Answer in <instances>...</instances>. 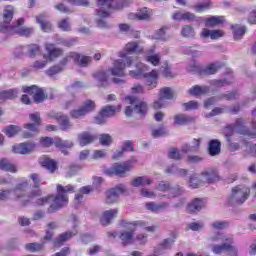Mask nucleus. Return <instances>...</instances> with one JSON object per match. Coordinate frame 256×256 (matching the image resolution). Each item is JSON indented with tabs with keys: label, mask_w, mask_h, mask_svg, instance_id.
Listing matches in <instances>:
<instances>
[{
	"label": "nucleus",
	"mask_w": 256,
	"mask_h": 256,
	"mask_svg": "<svg viewBox=\"0 0 256 256\" xmlns=\"http://www.w3.org/2000/svg\"><path fill=\"white\" fill-rule=\"evenodd\" d=\"M22 91L23 93H28V95H33L34 103H43V101L46 99L45 91H43V88H39L37 85L23 86Z\"/></svg>",
	"instance_id": "obj_12"
},
{
	"label": "nucleus",
	"mask_w": 256,
	"mask_h": 256,
	"mask_svg": "<svg viewBox=\"0 0 256 256\" xmlns=\"http://www.w3.org/2000/svg\"><path fill=\"white\" fill-rule=\"evenodd\" d=\"M45 245V242L42 243H28L25 245V249L27 251H30V253H37V251H42L43 247Z\"/></svg>",
	"instance_id": "obj_49"
},
{
	"label": "nucleus",
	"mask_w": 256,
	"mask_h": 256,
	"mask_svg": "<svg viewBox=\"0 0 256 256\" xmlns=\"http://www.w3.org/2000/svg\"><path fill=\"white\" fill-rule=\"evenodd\" d=\"M42 192L41 190H33L29 193L28 199L21 200L22 207H27L31 200L35 199V197H41Z\"/></svg>",
	"instance_id": "obj_50"
},
{
	"label": "nucleus",
	"mask_w": 256,
	"mask_h": 256,
	"mask_svg": "<svg viewBox=\"0 0 256 256\" xmlns=\"http://www.w3.org/2000/svg\"><path fill=\"white\" fill-rule=\"evenodd\" d=\"M58 27L62 31H71V22L69 21V18L60 20L58 22Z\"/></svg>",
	"instance_id": "obj_57"
},
{
	"label": "nucleus",
	"mask_w": 256,
	"mask_h": 256,
	"mask_svg": "<svg viewBox=\"0 0 256 256\" xmlns=\"http://www.w3.org/2000/svg\"><path fill=\"white\" fill-rule=\"evenodd\" d=\"M71 59L75 62L77 61V52H70L64 58H62L59 62V66L63 67V71H65V67H67V63L71 61Z\"/></svg>",
	"instance_id": "obj_43"
},
{
	"label": "nucleus",
	"mask_w": 256,
	"mask_h": 256,
	"mask_svg": "<svg viewBox=\"0 0 256 256\" xmlns=\"http://www.w3.org/2000/svg\"><path fill=\"white\" fill-rule=\"evenodd\" d=\"M46 51L48 52V58L50 61L57 59L63 55V49L55 47L53 44L46 45Z\"/></svg>",
	"instance_id": "obj_32"
},
{
	"label": "nucleus",
	"mask_w": 256,
	"mask_h": 256,
	"mask_svg": "<svg viewBox=\"0 0 256 256\" xmlns=\"http://www.w3.org/2000/svg\"><path fill=\"white\" fill-rule=\"evenodd\" d=\"M39 163H40V165H42V167L49 170L50 173H55V171H57V169H58L57 162H55V160H53L47 156L41 157L39 159Z\"/></svg>",
	"instance_id": "obj_24"
},
{
	"label": "nucleus",
	"mask_w": 256,
	"mask_h": 256,
	"mask_svg": "<svg viewBox=\"0 0 256 256\" xmlns=\"http://www.w3.org/2000/svg\"><path fill=\"white\" fill-rule=\"evenodd\" d=\"M119 213V210L117 209H110L105 212H103L102 217L100 218V223L103 225V227H107V225H110L111 221L117 217V214Z\"/></svg>",
	"instance_id": "obj_23"
},
{
	"label": "nucleus",
	"mask_w": 256,
	"mask_h": 256,
	"mask_svg": "<svg viewBox=\"0 0 256 256\" xmlns=\"http://www.w3.org/2000/svg\"><path fill=\"white\" fill-rule=\"evenodd\" d=\"M205 207V202L201 198H195L187 206L188 213H199Z\"/></svg>",
	"instance_id": "obj_26"
},
{
	"label": "nucleus",
	"mask_w": 256,
	"mask_h": 256,
	"mask_svg": "<svg viewBox=\"0 0 256 256\" xmlns=\"http://www.w3.org/2000/svg\"><path fill=\"white\" fill-rule=\"evenodd\" d=\"M182 105L184 107V111H193L195 109H199V102L195 100L183 103Z\"/></svg>",
	"instance_id": "obj_56"
},
{
	"label": "nucleus",
	"mask_w": 256,
	"mask_h": 256,
	"mask_svg": "<svg viewBox=\"0 0 256 256\" xmlns=\"http://www.w3.org/2000/svg\"><path fill=\"white\" fill-rule=\"evenodd\" d=\"M61 71H63V67H61L59 64L50 67L47 71L46 74L49 77H53L54 75H57V73H61Z\"/></svg>",
	"instance_id": "obj_61"
},
{
	"label": "nucleus",
	"mask_w": 256,
	"mask_h": 256,
	"mask_svg": "<svg viewBox=\"0 0 256 256\" xmlns=\"http://www.w3.org/2000/svg\"><path fill=\"white\" fill-rule=\"evenodd\" d=\"M221 67H223V65H221L219 62L212 63L203 70V73L204 75H215V73H217Z\"/></svg>",
	"instance_id": "obj_45"
},
{
	"label": "nucleus",
	"mask_w": 256,
	"mask_h": 256,
	"mask_svg": "<svg viewBox=\"0 0 256 256\" xmlns=\"http://www.w3.org/2000/svg\"><path fill=\"white\" fill-rule=\"evenodd\" d=\"M14 13H15V8H13V6H6L4 8V12H3L4 22L0 25L1 31H3V27L13 26V24H11V21H13Z\"/></svg>",
	"instance_id": "obj_20"
},
{
	"label": "nucleus",
	"mask_w": 256,
	"mask_h": 256,
	"mask_svg": "<svg viewBox=\"0 0 256 256\" xmlns=\"http://www.w3.org/2000/svg\"><path fill=\"white\" fill-rule=\"evenodd\" d=\"M76 60H74L75 65H78V67H89L91 65L93 58L91 56H85L81 55L76 52Z\"/></svg>",
	"instance_id": "obj_36"
},
{
	"label": "nucleus",
	"mask_w": 256,
	"mask_h": 256,
	"mask_svg": "<svg viewBox=\"0 0 256 256\" xmlns=\"http://www.w3.org/2000/svg\"><path fill=\"white\" fill-rule=\"evenodd\" d=\"M14 153L19 155H29L35 151V143L33 142H24L12 147Z\"/></svg>",
	"instance_id": "obj_19"
},
{
	"label": "nucleus",
	"mask_w": 256,
	"mask_h": 256,
	"mask_svg": "<svg viewBox=\"0 0 256 256\" xmlns=\"http://www.w3.org/2000/svg\"><path fill=\"white\" fill-rule=\"evenodd\" d=\"M117 111H121V105H118V106L107 105V106H104L100 112L102 113V115H104L106 119H108V117H113L115 113H117Z\"/></svg>",
	"instance_id": "obj_39"
},
{
	"label": "nucleus",
	"mask_w": 256,
	"mask_h": 256,
	"mask_svg": "<svg viewBox=\"0 0 256 256\" xmlns=\"http://www.w3.org/2000/svg\"><path fill=\"white\" fill-rule=\"evenodd\" d=\"M75 187L72 185L62 186L61 184L57 185V195L47 196L43 198H38L35 202L38 207H43L45 205H50L48 207V213H56L62 207H65L69 203V197L67 193H74Z\"/></svg>",
	"instance_id": "obj_1"
},
{
	"label": "nucleus",
	"mask_w": 256,
	"mask_h": 256,
	"mask_svg": "<svg viewBox=\"0 0 256 256\" xmlns=\"http://www.w3.org/2000/svg\"><path fill=\"white\" fill-rule=\"evenodd\" d=\"M210 85H212V87H216L217 89H220V87L231 85V81L227 79L212 80Z\"/></svg>",
	"instance_id": "obj_55"
},
{
	"label": "nucleus",
	"mask_w": 256,
	"mask_h": 256,
	"mask_svg": "<svg viewBox=\"0 0 256 256\" xmlns=\"http://www.w3.org/2000/svg\"><path fill=\"white\" fill-rule=\"evenodd\" d=\"M190 123H195V117L189 116L187 114H176L174 116V124L175 125H189Z\"/></svg>",
	"instance_id": "obj_25"
},
{
	"label": "nucleus",
	"mask_w": 256,
	"mask_h": 256,
	"mask_svg": "<svg viewBox=\"0 0 256 256\" xmlns=\"http://www.w3.org/2000/svg\"><path fill=\"white\" fill-rule=\"evenodd\" d=\"M201 181H203L201 179V176H200V178L197 177L196 175L191 176L190 181H189L190 187H192V189H197V188L201 187Z\"/></svg>",
	"instance_id": "obj_59"
},
{
	"label": "nucleus",
	"mask_w": 256,
	"mask_h": 256,
	"mask_svg": "<svg viewBox=\"0 0 256 256\" xmlns=\"http://www.w3.org/2000/svg\"><path fill=\"white\" fill-rule=\"evenodd\" d=\"M95 139H97V136L92 135L89 132H82L78 134V143L81 147H85V145L93 143Z\"/></svg>",
	"instance_id": "obj_28"
},
{
	"label": "nucleus",
	"mask_w": 256,
	"mask_h": 256,
	"mask_svg": "<svg viewBox=\"0 0 256 256\" xmlns=\"http://www.w3.org/2000/svg\"><path fill=\"white\" fill-rule=\"evenodd\" d=\"M25 49L27 51V54L29 57L33 58L36 57V55H39L41 53V47L37 44H30L25 46Z\"/></svg>",
	"instance_id": "obj_46"
},
{
	"label": "nucleus",
	"mask_w": 256,
	"mask_h": 256,
	"mask_svg": "<svg viewBox=\"0 0 256 256\" xmlns=\"http://www.w3.org/2000/svg\"><path fill=\"white\" fill-rule=\"evenodd\" d=\"M219 97L220 101H223V99H225V101H235L239 99V92L237 90L228 91L226 93L219 94Z\"/></svg>",
	"instance_id": "obj_41"
},
{
	"label": "nucleus",
	"mask_w": 256,
	"mask_h": 256,
	"mask_svg": "<svg viewBox=\"0 0 256 256\" xmlns=\"http://www.w3.org/2000/svg\"><path fill=\"white\" fill-rule=\"evenodd\" d=\"M232 29H233L235 41H239L241 37L245 35V26L235 25V26H232Z\"/></svg>",
	"instance_id": "obj_52"
},
{
	"label": "nucleus",
	"mask_w": 256,
	"mask_h": 256,
	"mask_svg": "<svg viewBox=\"0 0 256 256\" xmlns=\"http://www.w3.org/2000/svg\"><path fill=\"white\" fill-rule=\"evenodd\" d=\"M77 235V231L71 232H65L59 235L58 238L54 240V247H61L66 241H69L72 237H75Z\"/></svg>",
	"instance_id": "obj_33"
},
{
	"label": "nucleus",
	"mask_w": 256,
	"mask_h": 256,
	"mask_svg": "<svg viewBox=\"0 0 256 256\" xmlns=\"http://www.w3.org/2000/svg\"><path fill=\"white\" fill-rule=\"evenodd\" d=\"M93 191V186H83L80 188L79 192L75 194V198H74V205L76 208L79 207V205H81V203H83V197L84 195H89V193H92Z\"/></svg>",
	"instance_id": "obj_22"
},
{
	"label": "nucleus",
	"mask_w": 256,
	"mask_h": 256,
	"mask_svg": "<svg viewBox=\"0 0 256 256\" xmlns=\"http://www.w3.org/2000/svg\"><path fill=\"white\" fill-rule=\"evenodd\" d=\"M57 227H59V224H57V222H49L47 224V231L44 236V241H51V239L53 238V229H57Z\"/></svg>",
	"instance_id": "obj_48"
},
{
	"label": "nucleus",
	"mask_w": 256,
	"mask_h": 256,
	"mask_svg": "<svg viewBox=\"0 0 256 256\" xmlns=\"http://www.w3.org/2000/svg\"><path fill=\"white\" fill-rule=\"evenodd\" d=\"M123 193H127V187L125 185L120 184L115 188H111L106 192V203L107 205H113V203H117L119 201V196Z\"/></svg>",
	"instance_id": "obj_11"
},
{
	"label": "nucleus",
	"mask_w": 256,
	"mask_h": 256,
	"mask_svg": "<svg viewBox=\"0 0 256 256\" xmlns=\"http://www.w3.org/2000/svg\"><path fill=\"white\" fill-rule=\"evenodd\" d=\"M208 153L211 157H215L221 153V141L214 139L211 140L208 144Z\"/></svg>",
	"instance_id": "obj_34"
},
{
	"label": "nucleus",
	"mask_w": 256,
	"mask_h": 256,
	"mask_svg": "<svg viewBox=\"0 0 256 256\" xmlns=\"http://www.w3.org/2000/svg\"><path fill=\"white\" fill-rule=\"evenodd\" d=\"M99 141L104 147H109V145L113 143V138L109 134H101L99 136Z\"/></svg>",
	"instance_id": "obj_53"
},
{
	"label": "nucleus",
	"mask_w": 256,
	"mask_h": 256,
	"mask_svg": "<svg viewBox=\"0 0 256 256\" xmlns=\"http://www.w3.org/2000/svg\"><path fill=\"white\" fill-rule=\"evenodd\" d=\"M168 157H169V159L179 160V159H181V153L179 152V150L177 148H170V150L168 152Z\"/></svg>",
	"instance_id": "obj_64"
},
{
	"label": "nucleus",
	"mask_w": 256,
	"mask_h": 256,
	"mask_svg": "<svg viewBox=\"0 0 256 256\" xmlns=\"http://www.w3.org/2000/svg\"><path fill=\"white\" fill-rule=\"evenodd\" d=\"M201 180L204 183H217L221 181L219 172L213 168H207L200 174Z\"/></svg>",
	"instance_id": "obj_17"
},
{
	"label": "nucleus",
	"mask_w": 256,
	"mask_h": 256,
	"mask_svg": "<svg viewBox=\"0 0 256 256\" xmlns=\"http://www.w3.org/2000/svg\"><path fill=\"white\" fill-rule=\"evenodd\" d=\"M4 133L7 137H15L17 133H21V127L17 125H10L4 128Z\"/></svg>",
	"instance_id": "obj_51"
},
{
	"label": "nucleus",
	"mask_w": 256,
	"mask_h": 256,
	"mask_svg": "<svg viewBox=\"0 0 256 256\" xmlns=\"http://www.w3.org/2000/svg\"><path fill=\"white\" fill-rule=\"evenodd\" d=\"M29 187V182H23L16 186L14 190H2L0 192V201H7L11 193H14L17 199H21L23 197V189Z\"/></svg>",
	"instance_id": "obj_15"
},
{
	"label": "nucleus",
	"mask_w": 256,
	"mask_h": 256,
	"mask_svg": "<svg viewBox=\"0 0 256 256\" xmlns=\"http://www.w3.org/2000/svg\"><path fill=\"white\" fill-rule=\"evenodd\" d=\"M221 23H223V16H211L210 18H206L205 27H217Z\"/></svg>",
	"instance_id": "obj_42"
},
{
	"label": "nucleus",
	"mask_w": 256,
	"mask_h": 256,
	"mask_svg": "<svg viewBox=\"0 0 256 256\" xmlns=\"http://www.w3.org/2000/svg\"><path fill=\"white\" fill-rule=\"evenodd\" d=\"M54 9H56L57 11H59L60 13H73V11L71 9H69V7H67L64 3H58L54 6Z\"/></svg>",
	"instance_id": "obj_63"
},
{
	"label": "nucleus",
	"mask_w": 256,
	"mask_h": 256,
	"mask_svg": "<svg viewBox=\"0 0 256 256\" xmlns=\"http://www.w3.org/2000/svg\"><path fill=\"white\" fill-rule=\"evenodd\" d=\"M17 97H19V89L17 88L0 92V101H13V99H17Z\"/></svg>",
	"instance_id": "obj_27"
},
{
	"label": "nucleus",
	"mask_w": 256,
	"mask_h": 256,
	"mask_svg": "<svg viewBox=\"0 0 256 256\" xmlns=\"http://www.w3.org/2000/svg\"><path fill=\"white\" fill-rule=\"evenodd\" d=\"M25 25V19L19 18L12 26H2V33H16L20 37H31L35 33L33 27H21Z\"/></svg>",
	"instance_id": "obj_6"
},
{
	"label": "nucleus",
	"mask_w": 256,
	"mask_h": 256,
	"mask_svg": "<svg viewBox=\"0 0 256 256\" xmlns=\"http://www.w3.org/2000/svg\"><path fill=\"white\" fill-rule=\"evenodd\" d=\"M120 227L126 229L123 230L119 235V239L122 241L123 247H127V245H132L133 236L135 235V231H137V224L127 222L126 220H121Z\"/></svg>",
	"instance_id": "obj_9"
},
{
	"label": "nucleus",
	"mask_w": 256,
	"mask_h": 256,
	"mask_svg": "<svg viewBox=\"0 0 256 256\" xmlns=\"http://www.w3.org/2000/svg\"><path fill=\"white\" fill-rule=\"evenodd\" d=\"M181 35L182 37L193 39L195 38V28H193L191 25H184L181 29Z\"/></svg>",
	"instance_id": "obj_44"
},
{
	"label": "nucleus",
	"mask_w": 256,
	"mask_h": 256,
	"mask_svg": "<svg viewBox=\"0 0 256 256\" xmlns=\"http://www.w3.org/2000/svg\"><path fill=\"white\" fill-rule=\"evenodd\" d=\"M145 59L147 63H151L154 67H159V65H161V54L155 53L154 50L147 51Z\"/></svg>",
	"instance_id": "obj_29"
},
{
	"label": "nucleus",
	"mask_w": 256,
	"mask_h": 256,
	"mask_svg": "<svg viewBox=\"0 0 256 256\" xmlns=\"http://www.w3.org/2000/svg\"><path fill=\"white\" fill-rule=\"evenodd\" d=\"M244 123L245 121L242 118H238L235 124H230L224 129V135L227 137L228 141H230L233 136V131H238L240 135H246V137L254 139L256 133L245 127Z\"/></svg>",
	"instance_id": "obj_5"
},
{
	"label": "nucleus",
	"mask_w": 256,
	"mask_h": 256,
	"mask_svg": "<svg viewBox=\"0 0 256 256\" xmlns=\"http://www.w3.org/2000/svg\"><path fill=\"white\" fill-rule=\"evenodd\" d=\"M251 190L246 186H236L232 188V194L228 198V204L233 205H243L244 201H247Z\"/></svg>",
	"instance_id": "obj_8"
},
{
	"label": "nucleus",
	"mask_w": 256,
	"mask_h": 256,
	"mask_svg": "<svg viewBox=\"0 0 256 256\" xmlns=\"http://www.w3.org/2000/svg\"><path fill=\"white\" fill-rule=\"evenodd\" d=\"M222 113H227V106L215 107L209 114H206V117H215Z\"/></svg>",
	"instance_id": "obj_54"
},
{
	"label": "nucleus",
	"mask_w": 256,
	"mask_h": 256,
	"mask_svg": "<svg viewBox=\"0 0 256 256\" xmlns=\"http://www.w3.org/2000/svg\"><path fill=\"white\" fill-rule=\"evenodd\" d=\"M91 111H95V102L87 100L82 107L72 110L70 116L72 119H81V117H85V115L91 113Z\"/></svg>",
	"instance_id": "obj_13"
},
{
	"label": "nucleus",
	"mask_w": 256,
	"mask_h": 256,
	"mask_svg": "<svg viewBox=\"0 0 256 256\" xmlns=\"http://www.w3.org/2000/svg\"><path fill=\"white\" fill-rule=\"evenodd\" d=\"M135 163H137V160H128L123 163H116L106 170V175H110V177L113 175L123 177L125 173H128V171H131L133 169Z\"/></svg>",
	"instance_id": "obj_10"
},
{
	"label": "nucleus",
	"mask_w": 256,
	"mask_h": 256,
	"mask_svg": "<svg viewBox=\"0 0 256 256\" xmlns=\"http://www.w3.org/2000/svg\"><path fill=\"white\" fill-rule=\"evenodd\" d=\"M98 87H109V75L104 70H98L93 74Z\"/></svg>",
	"instance_id": "obj_21"
},
{
	"label": "nucleus",
	"mask_w": 256,
	"mask_h": 256,
	"mask_svg": "<svg viewBox=\"0 0 256 256\" xmlns=\"http://www.w3.org/2000/svg\"><path fill=\"white\" fill-rule=\"evenodd\" d=\"M211 89L209 86H199L195 85L192 88L188 90L189 95H193L194 97H197L198 95H207Z\"/></svg>",
	"instance_id": "obj_35"
},
{
	"label": "nucleus",
	"mask_w": 256,
	"mask_h": 256,
	"mask_svg": "<svg viewBox=\"0 0 256 256\" xmlns=\"http://www.w3.org/2000/svg\"><path fill=\"white\" fill-rule=\"evenodd\" d=\"M193 8L197 13H201L203 11H207V9H211V2L196 4Z\"/></svg>",
	"instance_id": "obj_60"
},
{
	"label": "nucleus",
	"mask_w": 256,
	"mask_h": 256,
	"mask_svg": "<svg viewBox=\"0 0 256 256\" xmlns=\"http://www.w3.org/2000/svg\"><path fill=\"white\" fill-rule=\"evenodd\" d=\"M126 101L130 104L125 109V115L127 117H131L133 113H138L139 115H146L147 114V103L140 100L135 96H128L126 97Z\"/></svg>",
	"instance_id": "obj_7"
},
{
	"label": "nucleus",
	"mask_w": 256,
	"mask_h": 256,
	"mask_svg": "<svg viewBox=\"0 0 256 256\" xmlns=\"http://www.w3.org/2000/svg\"><path fill=\"white\" fill-rule=\"evenodd\" d=\"M29 119L32 120L33 123L24 124V128L28 129V131H32V133H39L41 114L39 112L32 113L29 115Z\"/></svg>",
	"instance_id": "obj_18"
},
{
	"label": "nucleus",
	"mask_w": 256,
	"mask_h": 256,
	"mask_svg": "<svg viewBox=\"0 0 256 256\" xmlns=\"http://www.w3.org/2000/svg\"><path fill=\"white\" fill-rule=\"evenodd\" d=\"M47 117L48 119H55L58 121L62 131H67V129H71L72 127L71 122L69 121V117H67V115L63 114L62 112L51 111L47 114Z\"/></svg>",
	"instance_id": "obj_14"
},
{
	"label": "nucleus",
	"mask_w": 256,
	"mask_h": 256,
	"mask_svg": "<svg viewBox=\"0 0 256 256\" xmlns=\"http://www.w3.org/2000/svg\"><path fill=\"white\" fill-rule=\"evenodd\" d=\"M149 71V66L144 63H137L136 70L129 72V75L134 79H146V85L148 89H155L157 87V80L159 79V72L157 70Z\"/></svg>",
	"instance_id": "obj_4"
},
{
	"label": "nucleus",
	"mask_w": 256,
	"mask_h": 256,
	"mask_svg": "<svg viewBox=\"0 0 256 256\" xmlns=\"http://www.w3.org/2000/svg\"><path fill=\"white\" fill-rule=\"evenodd\" d=\"M0 170L9 171L10 173H17V166L13 164L9 159L2 158L0 160Z\"/></svg>",
	"instance_id": "obj_37"
},
{
	"label": "nucleus",
	"mask_w": 256,
	"mask_h": 256,
	"mask_svg": "<svg viewBox=\"0 0 256 256\" xmlns=\"http://www.w3.org/2000/svg\"><path fill=\"white\" fill-rule=\"evenodd\" d=\"M173 98V90L169 87L162 88L160 90V96L157 101L153 103V109H162L165 107L166 102L165 100H169Z\"/></svg>",
	"instance_id": "obj_16"
},
{
	"label": "nucleus",
	"mask_w": 256,
	"mask_h": 256,
	"mask_svg": "<svg viewBox=\"0 0 256 256\" xmlns=\"http://www.w3.org/2000/svg\"><path fill=\"white\" fill-rule=\"evenodd\" d=\"M45 17H47V15L45 14H40L38 16H36V22L39 23L42 31H44V33H49L51 31H53V25L51 24V22L46 21Z\"/></svg>",
	"instance_id": "obj_30"
},
{
	"label": "nucleus",
	"mask_w": 256,
	"mask_h": 256,
	"mask_svg": "<svg viewBox=\"0 0 256 256\" xmlns=\"http://www.w3.org/2000/svg\"><path fill=\"white\" fill-rule=\"evenodd\" d=\"M211 243H220L212 245V253L215 255H222L227 251L232 256H237L238 250L237 247L233 246V238L221 234L216 233L210 237Z\"/></svg>",
	"instance_id": "obj_3"
},
{
	"label": "nucleus",
	"mask_w": 256,
	"mask_h": 256,
	"mask_svg": "<svg viewBox=\"0 0 256 256\" xmlns=\"http://www.w3.org/2000/svg\"><path fill=\"white\" fill-rule=\"evenodd\" d=\"M54 145L55 147H58V149H62V153H64V155H67L68 152L65 149H71V147H73V142L69 140H62L61 138H56Z\"/></svg>",
	"instance_id": "obj_38"
},
{
	"label": "nucleus",
	"mask_w": 256,
	"mask_h": 256,
	"mask_svg": "<svg viewBox=\"0 0 256 256\" xmlns=\"http://www.w3.org/2000/svg\"><path fill=\"white\" fill-rule=\"evenodd\" d=\"M153 181L147 176H139L131 181L132 187H145V185H151Z\"/></svg>",
	"instance_id": "obj_40"
},
{
	"label": "nucleus",
	"mask_w": 256,
	"mask_h": 256,
	"mask_svg": "<svg viewBox=\"0 0 256 256\" xmlns=\"http://www.w3.org/2000/svg\"><path fill=\"white\" fill-rule=\"evenodd\" d=\"M131 53H143V48L137 42H129L126 44L124 51L119 53L121 59L115 60L113 67L109 69L112 75L116 77H125V67L133 65V57Z\"/></svg>",
	"instance_id": "obj_2"
},
{
	"label": "nucleus",
	"mask_w": 256,
	"mask_h": 256,
	"mask_svg": "<svg viewBox=\"0 0 256 256\" xmlns=\"http://www.w3.org/2000/svg\"><path fill=\"white\" fill-rule=\"evenodd\" d=\"M183 21H196L197 23H200V21H203V18L195 16V14L191 12H185L184 13V19Z\"/></svg>",
	"instance_id": "obj_62"
},
{
	"label": "nucleus",
	"mask_w": 256,
	"mask_h": 256,
	"mask_svg": "<svg viewBox=\"0 0 256 256\" xmlns=\"http://www.w3.org/2000/svg\"><path fill=\"white\" fill-rule=\"evenodd\" d=\"M156 189L158 191H162V192H169L171 191V184L167 181H160L157 186H156Z\"/></svg>",
	"instance_id": "obj_58"
},
{
	"label": "nucleus",
	"mask_w": 256,
	"mask_h": 256,
	"mask_svg": "<svg viewBox=\"0 0 256 256\" xmlns=\"http://www.w3.org/2000/svg\"><path fill=\"white\" fill-rule=\"evenodd\" d=\"M147 211H151L152 213H159V211H163V209H167L169 207V203L161 202L159 204L155 202H147L145 204Z\"/></svg>",
	"instance_id": "obj_31"
},
{
	"label": "nucleus",
	"mask_w": 256,
	"mask_h": 256,
	"mask_svg": "<svg viewBox=\"0 0 256 256\" xmlns=\"http://www.w3.org/2000/svg\"><path fill=\"white\" fill-rule=\"evenodd\" d=\"M169 28L167 27H162L160 28L156 33H155V39L158 41H169L171 39V36L167 35V30Z\"/></svg>",
	"instance_id": "obj_47"
}]
</instances>
